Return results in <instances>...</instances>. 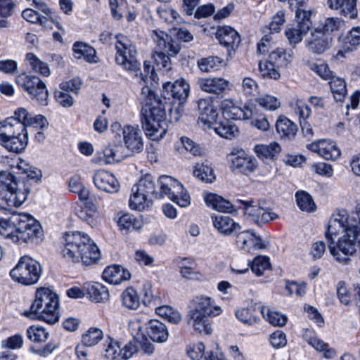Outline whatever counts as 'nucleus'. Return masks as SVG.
<instances>
[{"label":"nucleus","instance_id":"34","mask_svg":"<svg viewBox=\"0 0 360 360\" xmlns=\"http://www.w3.org/2000/svg\"><path fill=\"white\" fill-rule=\"evenodd\" d=\"M132 194L129 199V207L132 210L143 211L148 209L152 205V198L143 193L132 188Z\"/></svg>","mask_w":360,"mask_h":360},{"label":"nucleus","instance_id":"9","mask_svg":"<svg viewBox=\"0 0 360 360\" xmlns=\"http://www.w3.org/2000/svg\"><path fill=\"white\" fill-rule=\"evenodd\" d=\"M153 37L156 44L154 58L158 65H161L165 70H170V57L176 56L179 52V45L162 31H155Z\"/></svg>","mask_w":360,"mask_h":360},{"label":"nucleus","instance_id":"23","mask_svg":"<svg viewBox=\"0 0 360 360\" xmlns=\"http://www.w3.org/2000/svg\"><path fill=\"white\" fill-rule=\"evenodd\" d=\"M122 146H116L114 148L107 147L103 153H98L94 162L100 165L112 164L121 162L124 158L128 156L122 152Z\"/></svg>","mask_w":360,"mask_h":360},{"label":"nucleus","instance_id":"53","mask_svg":"<svg viewBox=\"0 0 360 360\" xmlns=\"http://www.w3.org/2000/svg\"><path fill=\"white\" fill-rule=\"evenodd\" d=\"M261 313L264 317L266 316L267 321L273 326H283L287 322V317L277 311H271L265 307H261Z\"/></svg>","mask_w":360,"mask_h":360},{"label":"nucleus","instance_id":"33","mask_svg":"<svg viewBox=\"0 0 360 360\" xmlns=\"http://www.w3.org/2000/svg\"><path fill=\"white\" fill-rule=\"evenodd\" d=\"M255 110V105L248 102L244 105L243 108L236 105H234L229 112H226L225 117L227 119L232 120H249L256 113Z\"/></svg>","mask_w":360,"mask_h":360},{"label":"nucleus","instance_id":"64","mask_svg":"<svg viewBox=\"0 0 360 360\" xmlns=\"http://www.w3.org/2000/svg\"><path fill=\"white\" fill-rule=\"evenodd\" d=\"M337 295L341 304L346 306L351 302V295L347 288L345 281H339L337 284Z\"/></svg>","mask_w":360,"mask_h":360},{"label":"nucleus","instance_id":"47","mask_svg":"<svg viewBox=\"0 0 360 360\" xmlns=\"http://www.w3.org/2000/svg\"><path fill=\"white\" fill-rule=\"evenodd\" d=\"M214 130L220 136L228 139H232L238 136L239 133L236 124L229 120L219 123L217 127H214Z\"/></svg>","mask_w":360,"mask_h":360},{"label":"nucleus","instance_id":"49","mask_svg":"<svg viewBox=\"0 0 360 360\" xmlns=\"http://www.w3.org/2000/svg\"><path fill=\"white\" fill-rule=\"evenodd\" d=\"M320 156L326 160H335L340 156V150L331 141L323 140Z\"/></svg>","mask_w":360,"mask_h":360},{"label":"nucleus","instance_id":"16","mask_svg":"<svg viewBox=\"0 0 360 360\" xmlns=\"http://www.w3.org/2000/svg\"><path fill=\"white\" fill-rule=\"evenodd\" d=\"M295 18L296 26L288 28L285 32L290 44L294 47L302 41L303 36L309 32L312 25L309 13L306 11H297Z\"/></svg>","mask_w":360,"mask_h":360},{"label":"nucleus","instance_id":"24","mask_svg":"<svg viewBox=\"0 0 360 360\" xmlns=\"http://www.w3.org/2000/svg\"><path fill=\"white\" fill-rule=\"evenodd\" d=\"M102 277L110 284L118 285L122 281L129 280L131 274L120 265H112L104 269Z\"/></svg>","mask_w":360,"mask_h":360},{"label":"nucleus","instance_id":"48","mask_svg":"<svg viewBox=\"0 0 360 360\" xmlns=\"http://www.w3.org/2000/svg\"><path fill=\"white\" fill-rule=\"evenodd\" d=\"M26 60L34 72H37L42 76L48 77L50 75V70L48 65L38 58L34 53H28L26 54Z\"/></svg>","mask_w":360,"mask_h":360},{"label":"nucleus","instance_id":"14","mask_svg":"<svg viewBox=\"0 0 360 360\" xmlns=\"http://www.w3.org/2000/svg\"><path fill=\"white\" fill-rule=\"evenodd\" d=\"M228 158L231 162V170L241 174L247 175L252 173L257 166L255 158L248 155L243 149L234 148Z\"/></svg>","mask_w":360,"mask_h":360},{"label":"nucleus","instance_id":"3","mask_svg":"<svg viewBox=\"0 0 360 360\" xmlns=\"http://www.w3.org/2000/svg\"><path fill=\"white\" fill-rule=\"evenodd\" d=\"M143 76L145 81L140 78V84L141 87V96L144 97L143 101V105L141 110V121L143 129L146 131V136L155 140L158 138H162L166 133V129L164 127L165 123V109L160 99L158 98L151 89L144 85L147 83V75Z\"/></svg>","mask_w":360,"mask_h":360},{"label":"nucleus","instance_id":"60","mask_svg":"<svg viewBox=\"0 0 360 360\" xmlns=\"http://www.w3.org/2000/svg\"><path fill=\"white\" fill-rule=\"evenodd\" d=\"M22 18L27 22L32 23L39 22L41 25L45 26L49 18L41 16L38 12L31 8H27L22 12Z\"/></svg>","mask_w":360,"mask_h":360},{"label":"nucleus","instance_id":"42","mask_svg":"<svg viewBox=\"0 0 360 360\" xmlns=\"http://www.w3.org/2000/svg\"><path fill=\"white\" fill-rule=\"evenodd\" d=\"M360 44V27L352 28L345 39L343 50L338 51V55H343V53L352 51Z\"/></svg>","mask_w":360,"mask_h":360},{"label":"nucleus","instance_id":"41","mask_svg":"<svg viewBox=\"0 0 360 360\" xmlns=\"http://www.w3.org/2000/svg\"><path fill=\"white\" fill-rule=\"evenodd\" d=\"M255 151L257 156L262 159H273L281 151L280 145L276 142L269 145H257Z\"/></svg>","mask_w":360,"mask_h":360},{"label":"nucleus","instance_id":"35","mask_svg":"<svg viewBox=\"0 0 360 360\" xmlns=\"http://www.w3.org/2000/svg\"><path fill=\"white\" fill-rule=\"evenodd\" d=\"M205 201L207 205L221 212H232L234 211L233 205L229 201L221 196L209 193L205 195Z\"/></svg>","mask_w":360,"mask_h":360},{"label":"nucleus","instance_id":"40","mask_svg":"<svg viewBox=\"0 0 360 360\" xmlns=\"http://www.w3.org/2000/svg\"><path fill=\"white\" fill-rule=\"evenodd\" d=\"M134 187L150 198L152 197L156 198L157 192L155 191L154 178L150 174H146L141 177Z\"/></svg>","mask_w":360,"mask_h":360},{"label":"nucleus","instance_id":"19","mask_svg":"<svg viewBox=\"0 0 360 360\" xmlns=\"http://www.w3.org/2000/svg\"><path fill=\"white\" fill-rule=\"evenodd\" d=\"M216 37L220 44L227 49L229 55H231V51L234 52L240 43V36L239 33L235 29L229 26L218 27L216 32Z\"/></svg>","mask_w":360,"mask_h":360},{"label":"nucleus","instance_id":"31","mask_svg":"<svg viewBox=\"0 0 360 360\" xmlns=\"http://www.w3.org/2000/svg\"><path fill=\"white\" fill-rule=\"evenodd\" d=\"M84 288L86 290L91 300L95 302H103L109 300L108 289L101 283H85Z\"/></svg>","mask_w":360,"mask_h":360},{"label":"nucleus","instance_id":"43","mask_svg":"<svg viewBox=\"0 0 360 360\" xmlns=\"http://www.w3.org/2000/svg\"><path fill=\"white\" fill-rule=\"evenodd\" d=\"M329 84L334 99L338 102L342 101L347 92L345 80L338 77H333L330 79Z\"/></svg>","mask_w":360,"mask_h":360},{"label":"nucleus","instance_id":"38","mask_svg":"<svg viewBox=\"0 0 360 360\" xmlns=\"http://www.w3.org/2000/svg\"><path fill=\"white\" fill-rule=\"evenodd\" d=\"M122 305L130 310H136L140 306V297L132 287L127 288L121 294Z\"/></svg>","mask_w":360,"mask_h":360},{"label":"nucleus","instance_id":"17","mask_svg":"<svg viewBox=\"0 0 360 360\" xmlns=\"http://www.w3.org/2000/svg\"><path fill=\"white\" fill-rule=\"evenodd\" d=\"M81 86L82 81L79 78L60 83L59 89L54 92L56 101L63 108L71 107L74 104V99L70 93L77 95Z\"/></svg>","mask_w":360,"mask_h":360},{"label":"nucleus","instance_id":"37","mask_svg":"<svg viewBox=\"0 0 360 360\" xmlns=\"http://www.w3.org/2000/svg\"><path fill=\"white\" fill-rule=\"evenodd\" d=\"M78 217L91 226L96 225L97 218V207L91 200H86L84 207L77 212Z\"/></svg>","mask_w":360,"mask_h":360},{"label":"nucleus","instance_id":"50","mask_svg":"<svg viewBox=\"0 0 360 360\" xmlns=\"http://www.w3.org/2000/svg\"><path fill=\"white\" fill-rule=\"evenodd\" d=\"M103 333L98 328H90L82 337V343L87 347H93L103 338Z\"/></svg>","mask_w":360,"mask_h":360},{"label":"nucleus","instance_id":"62","mask_svg":"<svg viewBox=\"0 0 360 360\" xmlns=\"http://www.w3.org/2000/svg\"><path fill=\"white\" fill-rule=\"evenodd\" d=\"M181 141L184 148L193 156H200L205 153V149L189 138L181 137Z\"/></svg>","mask_w":360,"mask_h":360},{"label":"nucleus","instance_id":"63","mask_svg":"<svg viewBox=\"0 0 360 360\" xmlns=\"http://www.w3.org/2000/svg\"><path fill=\"white\" fill-rule=\"evenodd\" d=\"M236 234V243L238 246L242 249H246L248 251L250 250V248L251 247V240L253 234V231H243L240 232H238Z\"/></svg>","mask_w":360,"mask_h":360},{"label":"nucleus","instance_id":"58","mask_svg":"<svg viewBox=\"0 0 360 360\" xmlns=\"http://www.w3.org/2000/svg\"><path fill=\"white\" fill-rule=\"evenodd\" d=\"M342 22L338 18H328L322 25L318 27L321 28V32H323L325 35L332 36L333 33L338 31Z\"/></svg>","mask_w":360,"mask_h":360},{"label":"nucleus","instance_id":"32","mask_svg":"<svg viewBox=\"0 0 360 360\" xmlns=\"http://www.w3.org/2000/svg\"><path fill=\"white\" fill-rule=\"evenodd\" d=\"M85 249L79 257V262H82L84 266L96 264L101 258V252L96 243L91 239Z\"/></svg>","mask_w":360,"mask_h":360},{"label":"nucleus","instance_id":"22","mask_svg":"<svg viewBox=\"0 0 360 360\" xmlns=\"http://www.w3.org/2000/svg\"><path fill=\"white\" fill-rule=\"evenodd\" d=\"M198 85L202 91L214 94L229 89V82L222 77L200 78L198 79Z\"/></svg>","mask_w":360,"mask_h":360},{"label":"nucleus","instance_id":"5","mask_svg":"<svg viewBox=\"0 0 360 360\" xmlns=\"http://www.w3.org/2000/svg\"><path fill=\"white\" fill-rule=\"evenodd\" d=\"M58 297L49 288H39L37 290L35 299L29 311L23 315L36 320L43 321L49 324H54L59 320Z\"/></svg>","mask_w":360,"mask_h":360},{"label":"nucleus","instance_id":"39","mask_svg":"<svg viewBox=\"0 0 360 360\" xmlns=\"http://www.w3.org/2000/svg\"><path fill=\"white\" fill-rule=\"evenodd\" d=\"M198 65L202 72H210L220 70L225 66V63L218 56H210L200 59Z\"/></svg>","mask_w":360,"mask_h":360},{"label":"nucleus","instance_id":"56","mask_svg":"<svg viewBox=\"0 0 360 360\" xmlns=\"http://www.w3.org/2000/svg\"><path fill=\"white\" fill-rule=\"evenodd\" d=\"M27 335L34 342H41L47 340L49 333L41 326H32L27 328Z\"/></svg>","mask_w":360,"mask_h":360},{"label":"nucleus","instance_id":"10","mask_svg":"<svg viewBox=\"0 0 360 360\" xmlns=\"http://www.w3.org/2000/svg\"><path fill=\"white\" fill-rule=\"evenodd\" d=\"M158 184L160 191L157 192L156 198H162L165 195L181 207L190 205L188 193L176 179L170 176L163 175L159 178Z\"/></svg>","mask_w":360,"mask_h":360},{"label":"nucleus","instance_id":"28","mask_svg":"<svg viewBox=\"0 0 360 360\" xmlns=\"http://www.w3.org/2000/svg\"><path fill=\"white\" fill-rule=\"evenodd\" d=\"M275 127L281 138L288 140L293 139L298 130L297 124L284 115L278 117Z\"/></svg>","mask_w":360,"mask_h":360},{"label":"nucleus","instance_id":"4","mask_svg":"<svg viewBox=\"0 0 360 360\" xmlns=\"http://www.w3.org/2000/svg\"><path fill=\"white\" fill-rule=\"evenodd\" d=\"M0 235L14 243H38L44 236L41 226L27 214L13 213L8 218H0Z\"/></svg>","mask_w":360,"mask_h":360},{"label":"nucleus","instance_id":"61","mask_svg":"<svg viewBox=\"0 0 360 360\" xmlns=\"http://www.w3.org/2000/svg\"><path fill=\"white\" fill-rule=\"evenodd\" d=\"M256 103L259 106L269 110H275L281 105V103L276 97L269 95H265L257 98Z\"/></svg>","mask_w":360,"mask_h":360},{"label":"nucleus","instance_id":"11","mask_svg":"<svg viewBox=\"0 0 360 360\" xmlns=\"http://www.w3.org/2000/svg\"><path fill=\"white\" fill-rule=\"evenodd\" d=\"M41 269L40 264L28 256L20 258L16 266L13 269L10 275L14 281L25 285L37 283L41 277Z\"/></svg>","mask_w":360,"mask_h":360},{"label":"nucleus","instance_id":"7","mask_svg":"<svg viewBox=\"0 0 360 360\" xmlns=\"http://www.w3.org/2000/svg\"><path fill=\"white\" fill-rule=\"evenodd\" d=\"M360 247V229L356 226H346L345 233L338 239L335 244L329 243L328 249L335 259L343 264H349L350 257L353 256Z\"/></svg>","mask_w":360,"mask_h":360},{"label":"nucleus","instance_id":"26","mask_svg":"<svg viewBox=\"0 0 360 360\" xmlns=\"http://www.w3.org/2000/svg\"><path fill=\"white\" fill-rule=\"evenodd\" d=\"M330 8L339 10L340 13L349 19L357 17L356 0H328Z\"/></svg>","mask_w":360,"mask_h":360},{"label":"nucleus","instance_id":"45","mask_svg":"<svg viewBox=\"0 0 360 360\" xmlns=\"http://www.w3.org/2000/svg\"><path fill=\"white\" fill-rule=\"evenodd\" d=\"M345 229L343 222L340 219H330L327 226V230L325 232V236L327 239L328 245L329 243L334 244V238L340 232L344 231L345 233Z\"/></svg>","mask_w":360,"mask_h":360},{"label":"nucleus","instance_id":"46","mask_svg":"<svg viewBox=\"0 0 360 360\" xmlns=\"http://www.w3.org/2000/svg\"><path fill=\"white\" fill-rule=\"evenodd\" d=\"M117 224L121 229L139 230L143 226V221L140 218L135 217L131 214H122L117 221Z\"/></svg>","mask_w":360,"mask_h":360},{"label":"nucleus","instance_id":"21","mask_svg":"<svg viewBox=\"0 0 360 360\" xmlns=\"http://www.w3.org/2000/svg\"><path fill=\"white\" fill-rule=\"evenodd\" d=\"M93 181L97 188L107 193H116L120 188V184L115 176L110 172L104 170L97 171L93 176Z\"/></svg>","mask_w":360,"mask_h":360},{"label":"nucleus","instance_id":"51","mask_svg":"<svg viewBox=\"0 0 360 360\" xmlns=\"http://www.w3.org/2000/svg\"><path fill=\"white\" fill-rule=\"evenodd\" d=\"M236 202L241 205V206H239V208L243 209L245 212V214L251 217V219L256 224L259 215V212H261L262 205H259L258 206H256L253 205V200H237Z\"/></svg>","mask_w":360,"mask_h":360},{"label":"nucleus","instance_id":"29","mask_svg":"<svg viewBox=\"0 0 360 360\" xmlns=\"http://www.w3.org/2000/svg\"><path fill=\"white\" fill-rule=\"evenodd\" d=\"M214 227L224 235L236 233L240 230V226L236 223L231 217L226 215L212 217Z\"/></svg>","mask_w":360,"mask_h":360},{"label":"nucleus","instance_id":"55","mask_svg":"<svg viewBox=\"0 0 360 360\" xmlns=\"http://www.w3.org/2000/svg\"><path fill=\"white\" fill-rule=\"evenodd\" d=\"M276 67V65L270 59L259 63V70L263 77L278 79L280 77V73Z\"/></svg>","mask_w":360,"mask_h":360},{"label":"nucleus","instance_id":"1","mask_svg":"<svg viewBox=\"0 0 360 360\" xmlns=\"http://www.w3.org/2000/svg\"><path fill=\"white\" fill-rule=\"evenodd\" d=\"M4 162H6L11 171H0V198L8 206L18 207L25 202L30 188L27 181L20 180L15 174H25L30 179L38 182L42 177V172L20 158H6Z\"/></svg>","mask_w":360,"mask_h":360},{"label":"nucleus","instance_id":"18","mask_svg":"<svg viewBox=\"0 0 360 360\" xmlns=\"http://www.w3.org/2000/svg\"><path fill=\"white\" fill-rule=\"evenodd\" d=\"M306 47L315 54H322L330 49L332 44V36L325 35L320 27H316L305 41Z\"/></svg>","mask_w":360,"mask_h":360},{"label":"nucleus","instance_id":"52","mask_svg":"<svg viewBox=\"0 0 360 360\" xmlns=\"http://www.w3.org/2000/svg\"><path fill=\"white\" fill-rule=\"evenodd\" d=\"M297 204L298 207L306 212H313L315 210V203L309 194L303 191H297L295 194Z\"/></svg>","mask_w":360,"mask_h":360},{"label":"nucleus","instance_id":"44","mask_svg":"<svg viewBox=\"0 0 360 360\" xmlns=\"http://www.w3.org/2000/svg\"><path fill=\"white\" fill-rule=\"evenodd\" d=\"M193 174L206 183H212L215 179L213 169L207 162L197 163L194 167Z\"/></svg>","mask_w":360,"mask_h":360},{"label":"nucleus","instance_id":"30","mask_svg":"<svg viewBox=\"0 0 360 360\" xmlns=\"http://www.w3.org/2000/svg\"><path fill=\"white\" fill-rule=\"evenodd\" d=\"M72 51L75 58L80 59L83 58L87 63H93L98 62L96 51L91 46L77 41L73 44Z\"/></svg>","mask_w":360,"mask_h":360},{"label":"nucleus","instance_id":"13","mask_svg":"<svg viewBox=\"0 0 360 360\" xmlns=\"http://www.w3.org/2000/svg\"><path fill=\"white\" fill-rule=\"evenodd\" d=\"M91 238L79 231L65 233L64 236L63 257L72 262H79V257Z\"/></svg>","mask_w":360,"mask_h":360},{"label":"nucleus","instance_id":"25","mask_svg":"<svg viewBox=\"0 0 360 360\" xmlns=\"http://www.w3.org/2000/svg\"><path fill=\"white\" fill-rule=\"evenodd\" d=\"M198 108L200 112L199 120L205 125L211 127L218 118V112L212 101L210 99H200L198 102Z\"/></svg>","mask_w":360,"mask_h":360},{"label":"nucleus","instance_id":"36","mask_svg":"<svg viewBox=\"0 0 360 360\" xmlns=\"http://www.w3.org/2000/svg\"><path fill=\"white\" fill-rule=\"evenodd\" d=\"M292 50H285L282 48H278L269 54V59L276 65L277 68H286L292 61Z\"/></svg>","mask_w":360,"mask_h":360},{"label":"nucleus","instance_id":"15","mask_svg":"<svg viewBox=\"0 0 360 360\" xmlns=\"http://www.w3.org/2000/svg\"><path fill=\"white\" fill-rule=\"evenodd\" d=\"M190 92L189 84L184 79H176L174 82H165L162 85V94L165 98H172L174 103L181 107L187 100Z\"/></svg>","mask_w":360,"mask_h":360},{"label":"nucleus","instance_id":"54","mask_svg":"<svg viewBox=\"0 0 360 360\" xmlns=\"http://www.w3.org/2000/svg\"><path fill=\"white\" fill-rule=\"evenodd\" d=\"M121 348L118 342L109 338L104 344L103 355L108 360H114L120 356Z\"/></svg>","mask_w":360,"mask_h":360},{"label":"nucleus","instance_id":"20","mask_svg":"<svg viewBox=\"0 0 360 360\" xmlns=\"http://www.w3.org/2000/svg\"><path fill=\"white\" fill-rule=\"evenodd\" d=\"M124 145L133 153H139L143 148L141 131L138 127L125 126L122 129Z\"/></svg>","mask_w":360,"mask_h":360},{"label":"nucleus","instance_id":"2","mask_svg":"<svg viewBox=\"0 0 360 360\" xmlns=\"http://www.w3.org/2000/svg\"><path fill=\"white\" fill-rule=\"evenodd\" d=\"M47 120L41 115L32 117L26 109L18 108L14 116L0 123V144L11 152H22L28 143L27 127L42 129Z\"/></svg>","mask_w":360,"mask_h":360},{"label":"nucleus","instance_id":"8","mask_svg":"<svg viewBox=\"0 0 360 360\" xmlns=\"http://www.w3.org/2000/svg\"><path fill=\"white\" fill-rule=\"evenodd\" d=\"M116 63L125 70L134 73L136 77L140 75L141 80L145 81L141 70V63L137 60V51L135 46L124 36L117 37L115 44Z\"/></svg>","mask_w":360,"mask_h":360},{"label":"nucleus","instance_id":"57","mask_svg":"<svg viewBox=\"0 0 360 360\" xmlns=\"http://www.w3.org/2000/svg\"><path fill=\"white\" fill-rule=\"evenodd\" d=\"M250 266L252 272L257 276H260L263 275L265 270L270 268L271 264L267 257L258 256L253 259L251 264H250Z\"/></svg>","mask_w":360,"mask_h":360},{"label":"nucleus","instance_id":"59","mask_svg":"<svg viewBox=\"0 0 360 360\" xmlns=\"http://www.w3.org/2000/svg\"><path fill=\"white\" fill-rule=\"evenodd\" d=\"M235 314L238 320L248 326L253 325L258 321V318L253 314L252 310L248 308L238 309Z\"/></svg>","mask_w":360,"mask_h":360},{"label":"nucleus","instance_id":"6","mask_svg":"<svg viewBox=\"0 0 360 360\" xmlns=\"http://www.w3.org/2000/svg\"><path fill=\"white\" fill-rule=\"evenodd\" d=\"M221 311L220 307L213 304L210 297L196 296L188 314V323L200 333L210 335L212 333L210 318L219 315Z\"/></svg>","mask_w":360,"mask_h":360},{"label":"nucleus","instance_id":"27","mask_svg":"<svg viewBox=\"0 0 360 360\" xmlns=\"http://www.w3.org/2000/svg\"><path fill=\"white\" fill-rule=\"evenodd\" d=\"M146 330L148 337L156 342H164L169 336L167 326L158 320H150Z\"/></svg>","mask_w":360,"mask_h":360},{"label":"nucleus","instance_id":"12","mask_svg":"<svg viewBox=\"0 0 360 360\" xmlns=\"http://www.w3.org/2000/svg\"><path fill=\"white\" fill-rule=\"evenodd\" d=\"M15 82L39 105H48L49 93L46 84L38 77L22 73L16 77Z\"/></svg>","mask_w":360,"mask_h":360}]
</instances>
